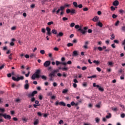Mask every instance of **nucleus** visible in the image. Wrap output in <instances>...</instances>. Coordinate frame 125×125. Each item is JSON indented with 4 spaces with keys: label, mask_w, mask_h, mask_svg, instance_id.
Segmentation results:
<instances>
[{
    "label": "nucleus",
    "mask_w": 125,
    "mask_h": 125,
    "mask_svg": "<svg viewBox=\"0 0 125 125\" xmlns=\"http://www.w3.org/2000/svg\"><path fill=\"white\" fill-rule=\"evenodd\" d=\"M70 105H71V106H75V102H72Z\"/></svg>",
    "instance_id": "nucleus-64"
},
{
    "label": "nucleus",
    "mask_w": 125,
    "mask_h": 125,
    "mask_svg": "<svg viewBox=\"0 0 125 125\" xmlns=\"http://www.w3.org/2000/svg\"><path fill=\"white\" fill-rule=\"evenodd\" d=\"M3 117L5 119H7L8 120H10L11 119V116L9 115H7L6 114H2V113H0V117Z\"/></svg>",
    "instance_id": "nucleus-5"
},
{
    "label": "nucleus",
    "mask_w": 125,
    "mask_h": 125,
    "mask_svg": "<svg viewBox=\"0 0 125 125\" xmlns=\"http://www.w3.org/2000/svg\"><path fill=\"white\" fill-rule=\"evenodd\" d=\"M40 74H41V70L38 69L37 70H36L35 73L32 75L31 77L32 80H33V81H35L36 79H40Z\"/></svg>",
    "instance_id": "nucleus-3"
},
{
    "label": "nucleus",
    "mask_w": 125,
    "mask_h": 125,
    "mask_svg": "<svg viewBox=\"0 0 125 125\" xmlns=\"http://www.w3.org/2000/svg\"><path fill=\"white\" fill-rule=\"evenodd\" d=\"M47 95L48 96H51V95H52V92H50L47 93Z\"/></svg>",
    "instance_id": "nucleus-50"
},
{
    "label": "nucleus",
    "mask_w": 125,
    "mask_h": 125,
    "mask_svg": "<svg viewBox=\"0 0 125 125\" xmlns=\"http://www.w3.org/2000/svg\"><path fill=\"white\" fill-rule=\"evenodd\" d=\"M46 30L47 32L46 35L50 36L51 35V29H50L49 27H46Z\"/></svg>",
    "instance_id": "nucleus-10"
},
{
    "label": "nucleus",
    "mask_w": 125,
    "mask_h": 125,
    "mask_svg": "<svg viewBox=\"0 0 125 125\" xmlns=\"http://www.w3.org/2000/svg\"><path fill=\"white\" fill-rule=\"evenodd\" d=\"M48 77L49 78V80L51 82H53V78L55 77V74L52 72L49 74Z\"/></svg>",
    "instance_id": "nucleus-6"
},
{
    "label": "nucleus",
    "mask_w": 125,
    "mask_h": 125,
    "mask_svg": "<svg viewBox=\"0 0 125 125\" xmlns=\"http://www.w3.org/2000/svg\"><path fill=\"white\" fill-rule=\"evenodd\" d=\"M95 121H96V123H97V124H98V123H99V122H100V119L98 118V117H96L95 119Z\"/></svg>",
    "instance_id": "nucleus-27"
},
{
    "label": "nucleus",
    "mask_w": 125,
    "mask_h": 125,
    "mask_svg": "<svg viewBox=\"0 0 125 125\" xmlns=\"http://www.w3.org/2000/svg\"><path fill=\"white\" fill-rule=\"evenodd\" d=\"M59 125H62V124H64V121L63 120H61L59 122Z\"/></svg>",
    "instance_id": "nucleus-51"
},
{
    "label": "nucleus",
    "mask_w": 125,
    "mask_h": 125,
    "mask_svg": "<svg viewBox=\"0 0 125 125\" xmlns=\"http://www.w3.org/2000/svg\"><path fill=\"white\" fill-rule=\"evenodd\" d=\"M0 111H1L2 113H4V112H5V109H4V108H1L0 107Z\"/></svg>",
    "instance_id": "nucleus-40"
},
{
    "label": "nucleus",
    "mask_w": 125,
    "mask_h": 125,
    "mask_svg": "<svg viewBox=\"0 0 125 125\" xmlns=\"http://www.w3.org/2000/svg\"><path fill=\"white\" fill-rule=\"evenodd\" d=\"M30 57H31V58H33V57H36V55H35V54H31L30 56Z\"/></svg>",
    "instance_id": "nucleus-42"
},
{
    "label": "nucleus",
    "mask_w": 125,
    "mask_h": 125,
    "mask_svg": "<svg viewBox=\"0 0 125 125\" xmlns=\"http://www.w3.org/2000/svg\"><path fill=\"white\" fill-rule=\"evenodd\" d=\"M11 30L12 31H15L16 30V26H13L11 27Z\"/></svg>",
    "instance_id": "nucleus-39"
},
{
    "label": "nucleus",
    "mask_w": 125,
    "mask_h": 125,
    "mask_svg": "<svg viewBox=\"0 0 125 125\" xmlns=\"http://www.w3.org/2000/svg\"><path fill=\"white\" fill-rule=\"evenodd\" d=\"M119 5V1L115 0L113 2V5H114V6H118Z\"/></svg>",
    "instance_id": "nucleus-13"
},
{
    "label": "nucleus",
    "mask_w": 125,
    "mask_h": 125,
    "mask_svg": "<svg viewBox=\"0 0 125 125\" xmlns=\"http://www.w3.org/2000/svg\"><path fill=\"white\" fill-rule=\"evenodd\" d=\"M39 98L40 100H42V95H40L39 96Z\"/></svg>",
    "instance_id": "nucleus-56"
},
{
    "label": "nucleus",
    "mask_w": 125,
    "mask_h": 125,
    "mask_svg": "<svg viewBox=\"0 0 125 125\" xmlns=\"http://www.w3.org/2000/svg\"><path fill=\"white\" fill-rule=\"evenodd\" d=\"M121 30L123 31V32H125V25L122 26Z\"/></svg>",
    "instance_id": "nucleus-47"
},
{
    "label": "nucleus",
    "mask_w": 125,
    "mask_h": 125,
    "mask_svg": "<svg viewBox=\"0 0 125 125\" xmlns=\"http://www.w3.org/2000/svg\"><path fill=\"white\" fill-rule=\"evenodd\" d=\"M75 26V23L74 22H72L70 25V27H73Z\"/></svg>",
    "instance_id": "nucleus-46"
},
{
    "label": "nucleus",
    "mask_w": 125,
    "mask_h": 125,
    "mask_svg": "<svg viewBox=\"0 0 125 125\" xmlns=\"http://www.w3.org/2000/svg\"><path fill=\"white\" fill-rule=\"evenodd\" d=\"M53 24H54V22H53V21H49L47 23V25L48 26H50V25H53Z\"/></svg>",
    "instance_id": "nucleus-30"
},
{
    "label": "nucleus",
    "mask_w": 125,
    "mask_h": 125,
    "mask_svg": "<svg viewBox=\"0 0 125 125\" xmlns=\"http://www.w3.org/2000/svg\"><path fill=\"white\" fill-rule=\"evenodd\" d=\"M63 36H64V33H63L62 32H59V34L57 33V38H58V37H63Z\"/></svg>",
    "instance_id": "nucleus-12"
},
{
    "label": "nucleus",
    "mask_w": 125,
    "mask_h": 125,
    "mask_svg": "<svg viewBox=\"0 0 125 125\" xmlns=\"http://www.w3.org/2000/svg\"><path fill=\"white\" fill-rule=\"evenodd\" d=\"M97 25L98 26H99V27H100L101 28H102V27H103V24H102V23H101V22H100V21H99V22L97 23Z\"/></svg>",
    "instance_id": "nucleus-18"
},
{
    "label": "nucleus",
    "mask_w": 125,
    "mask_h": 125,
    "mask_svg": "<svg viewBox=\"0 0 125 125\" xmlns=\"http://www.w3.org/2000/svg\"><path fill=\"white\" fill-rule=\"evenodd\" d=\"M86 69H87V67H86V66H83L82 68V70H83V71H84L86 70Z\"/></svg>",
    "instance_id": "nucleus-49"
},
{
    "label": "nucleus",
    "mask_w": 125,
    "mask_h": 125,
    "mask_svg": "<svg viewBox=\"0 0 125 125\" xmlns=\"http://www.w3.org/2000/svg\"><path fill=\"white\" fill-rule=\"evenodd\" d=\"M107 65L108 66H110L111 67H113V62H108Z\"/></svg>",
    "instance_id": "nucleus-21"
},
{
    "label": "nucleus",
    "mask_w": 125,
    "mask_h": 125,
    "mask_svg": "<svg viewBox=\"0 0 125 125\" xmlns=\"http://www.w3.org/2000/svg\"><path fill=\"white\" fill-rule=\"evenodd\" d=\"M78 55H79V54L78 53V51H74L72 56H78Z\"/></svg>",
    "instance_id": "nucleus-15"
},
{
    "label": "nucleus",
    "mask_w": 125,
    "mask_h": 125,
    "mask_svg": "<svg viewBox=\"0 0 125 125\" xmlns=\"http://www.w3.org/2000/svg\"><path fill=\"white\" fill-rule=\"evenodd\" d=\"M75 29H78V31L81 32V33L82 34V35H85L87 32V29H88V27L87 26L84 27L83 29L82 28L81 26H80L79 25H76L75 26Z\"/></svg>",
    "instance_id": "nucleus-1"
},
{
    "label": "nucleus",
    "mask_w": 125,
    "mask_h": 125,
    "mask_svg": "<svg viewBox=\"0 0 125 125\" xmlns=\"http://www.w3.org/2000/svg\"><path fill=\"white\" fill-rule=\"evenodd\" d=\"M119 24H120V21H117L115 24V26H119Z\"/></svg>",
    "instance_id": "nucleus-37"
},
{
    "label": "nucleus",
    "mask_w": 125,
    "mask_h": 125,
    "mask_svg": "<svg viewBox=\"0 0 125 125\" xmlns=\"http://www.w3.org/2000/svg\"><path fill=\"white\" fill-rule=\"evenodd\" d=\"M35 7H36V4H32L30 6L31 8H35Z\"/></svg>",
    "instance_id": "nucleus-43"
},
{
    "label": "nucleus",
    "mask_w": 125,
    "mask_h": 125,
    "mask_svg": "<svg viewBox=\"0 0 125 125\" xmlns=\"http://www.w3.org/2000/svg\"><path fill=\"white\" fill-rule=\"evenodd\" d=\"M41 78L42 80H44V81H46L47 78L46 77V76H44V75H42L41 76Z\"/></svg>",
    "instance_id": "nucleus-26"
},
{
    "label": "nucleus",
    "mask_w": 125,
    "mask_h": 125,
    "mask_svg": "<svg viewBox=\"0 0 125 125\" xmlns=\"http://www.w3.org/2000/svg\"><path fill=\"white\" fill-rule=\"evenodd\" d=\"M42 33H43V34H45V29H44V28H42Z\"/></svg>",
    "instance_id": "nucleus-60"
},
{
    "label": "nucleus",
    "mask_w": 125,
    "mask_h": 125,
    "mask_svg": "<svg viewBox=\"0 0 125 125\" xmlns=\"http://www.w3.org/2000/svg\"><path fill=\"white\" fill-rule=\"evenodd\" d=\"M62 64V62H60L58 61H56V65L57 66H59V65L61 64Z\"/></svg>",
    "instance_id": "nucleus-24"
},
{
    "label": "nucleus",
    "mask_w": 125,
    "mask_h": 125,
    "mask_svg": "<svg viewBox=\"0 0 125 125\" xmlns=\"http://www.w3.org/2000/svg\"><path fill=\"white\" fill-rule=\"evenodd\" d=\"M13 120L15 122H17V121H18V119L17 118H16V117L13 118Z\"/></svg>",
    "instance_id": "nucleus-55"
},
{
    "label": "nucleus",
    "mask_w": 125,
    "mask_h": 125,
    "mask_svg": "<svg viewBox=\"0 0 125 125\" xmlns=\"http://www.w3.org/2000/svg\"><path fill=\"white\" fill-rule=\"evenodd\" d=\"M97 49L99 51H102V50H103V48H102V47H98Z\"/></svg>",
    "instance_id": "nucleus-41"
},
{
    "label": "nucleus",
    "mask_w": 125,
    "mask_h": 125,
    "mask_svg": "<svg viewBox=\"0 0 125 125\" xmlns=\"http://www.w3.org/2000/svg\"><path fill=\"white\" fill-rule=\"evenodd\" d=\"M62 20L63 21H67V20H68V18L63 17L62 18Z\"/></svg>",
    "instance_id": "nucleus-57"
},
{
    "label": "nucleus",
    "mask_w": 125,
    "mask_h": 125,
    "mask_svg": "<svg viewBox=\"0 0 125 125\" xmlns=\"http://www.w3.org/2000/svg\"><path fill=\"white\" fill-rule=\"evenodd\" d=\"M40 53L41 54L43 55V54H44V53H45V52L44 51V50H40Z\"/></svg>",
    "instance_id": "nucleus-38"
},
{
    "label": "nucleus",
    "mask_w": 125,
    "mask_h": 125,
    "mask_svg": "<svg viewBox=\"0 0 125 125\" xmlns=\"http://www.w3.org/2000/svg\"><path fill=\"white\" fill-rule=\"evenodd\" d=\"M73 45H74V44L72 43H68L67 44V46H68V47H70V46H73Z\"/></svg>",
    "instance_id": "nucleus-32"
},
{
    "label": "nucleus",
    "mask_w": 125,
    "mask_h": 125,
    "mask_svg": "<svg viewBox=\"0 0 125 125\" xmlns=\"http://www.w3.org/2000/svg\"><path fill=\"white\" fill-rule=\"evenodd\" d=\"M98 19H99V18H98V17H95L93 19L92 21L94 22H97V21H98Z\"/></svg>",
    "instance_id": "nucleus-16"
},
{
    "label": "nucleus",
    "mask_w": 125,
    "mask_h": 125,
    "mask_svg": "<svg viewBox=\"0 0 125 125\" xmlns=\"http://www.w3.org/2000/svg\"><path fill=\"white\" fill-rule=\"evenodd\" d=\"M50 61H46L43 63L44 67H49L50 66Z\"/></svg>",
    "instance_id": "nucleus-8"
},
{
    "label": "nucleus",
    "mask_w": 125,
    "mask_h": 125,
    "mask_svg": "<svg viewBox=\"0 0 125 125\" xmlns=\"http://www.w3.org/2000/svg\"><path fill=\"white\" fill-rule=\"evenodd\" d=\"M69 6H70V4H64L63 7H64V8L65 7H69Z\"/></svg>",
    "instance_id": "nucleus-52"
},
{
    "label": "nucleus",
    "mask_w": 125,
    "mask_h": 125,
    "mask_svg": "<svg viewBox=\"0 0 125 125\" xmlns=\"http://www.w3.org/2000/svg\"><path fill=\"white\" fill-rule=\"evenodd\" d=\"M93 86L94 87H97L98 88H99V90H100V91H104V89H103V88L100 87V86H99V85H96V83H93Z\"/></svg>",
    "instance_id": "nucleus-7"
},
{
    "label": "nucleus",
    "mask_w": 125,
    "mask_h": 125,
    "mask_svg": "<svg viewBox=\"0 0 125 125\" xmlns=\"http://www.w3.org/2000/svg\"><path fill=\"white\" fill-rule=\"evenodd\" d=\"M93 63H95V64H99V62L98 61H96V60L93 61Z\"/></svg>",
    "instance_id": "nucleus-58"
},
{
    "label": "nucleus",
    "mask_w": 125,
    "mask_h": 125,
    "mask_svg": "<svg viewBox=\"0 0 125 125\" xmlns=\"http://www.w3.org/2000/svg\"><path fill=\"white\" fill-rule=\"evenodd\" d=\"M73 4L75 7H78V3H77V2H73Z\"/></svg>",
    "instance_id": "nucleus-34"
},
{
    "label": "nucleus",
    "mask_w": 125,
    "mask_h": 125,
    "mask_svg": "<svg viewBox=\"0 0 125 125\" xmlns=\"http://www.w3.org/2000/svg\"><path fill=\"white\" fill-rule=\"evenodd\" d=\"M52 34H54V35H57V30L55 29H52Z\"/></svg>",
    "instance_id": "nucleus-20"
},
{
    "label": "nucleus",
    "mask_w": 125,
    "mask_h": 125,
    "mask_svg": "<svg viewBox=\"0 0 125 125\" xmlns=\"http://www.w3.org/2000/svg\"><path fill=\"white\" fill-rule=\"evenodd\" d=\"M58 72H59V70L57 69V70H53L52 72L55 75V73H58Z\"/></svg>",
    "instance_id": "nucleus-36"
},
{
    "label": "nucleus",
    "mask_w": 125,
    "mask_h": 125,
    "mask_svg": "<svg viewBox=\"0 0 125 125\" xmlns=\"http://www.w3.org/2000/svg\"><path fill=\"white\" fill-rule=\"evenodd\" d=\"M97 78V76L96 75H94L91 76H88L87 77V79H95Z\"/></svg>",
    "instance_id": "nucleus-14"
},
{
    "label": "nucleus",
    "mask_w": 125,
    "mask_h": 125,
    "mask_svg": "<svg viewBox=\"0 0 125 125\" xmlns=\"http://www.w3.org/2000/svg\"><path fill=\"white\" fill-rule=\"evenodd\" d=\"M39 124V120L36 119L34 123V125H38Z\"/></svg>",
    "instance_id": "nucleus-23"
},
{
    "label": "nucleus",
    "mask_w": 125,
    "mask_h": 125,
    "mask_svg": "<svg viewBox=\"0 0 125 125\" xmlns=\"http://www.w3.org/2000/svg\"><path fill=\"white\" fill-rule=\"evenodd\" d=\"M77 7H79V8H83V4H80L79 5L77 6Z\"/></svg>",
    "instance_id": "nucleus-54"
},
{
    "label": "nucleus",
    "mask_w": 125,
    "mask_h": 125,
    "mask_svg": "<svg viewBox=\"0 0 125 125\" xmlns=\"http://www.w3.org/2000/svg\"><path fill=\"white\" fill-rule=\"evenodd\" d=\"M53 86H55V87L57 86V83H56V82L53 83Z\"/></svg>",
    "instance_id": "nucleus-61"
},
{
    "label": "nucleus",
    "mask_w": 125,
    "mask_h": 125,
    "mask_svg": "<svg viewBox=\"0 0 125 125\" xmlns=\"http://www.w3.org/2000/svg\"><path fill=\"white\" fill-rule=\"evenodd\" d=\"M96 69L98 72H101V68H100V67H97Z\"/></svg>",
    "instance_id": "nucleus-62"
},
{
    "label": "nucleus",
    "mask_w": 125,
    "mask_h": 125,
    "mask_svg": "<svg viewBox=\"0 0 125 125\" xmlns=\"http://www.w3.org/2000/svg\"><path fill=\"white\" fill-rule=\"evenodd\" d=\"M59 105H62V106H66V104L63 102H61L59 103Z\"/></svg>",
    "instance_id": "nucleus-22"
},
{
    "label": "nucleus",
    "mask_w": 125,
    "mask_h": 125,
    "mask_svg": "<svg viewBox=\"0 0 125 125\" xmlns=\"http://www.w3.org/2000/svg\"><path fill=\"white\" fill-rule=\"evenodd\" d=\"M15 102H16V103H20V102H21V99H20V98H18L15 100Z\"/></svg>",
    "instance_id": "nucleus-17"
},
{
    "label": "nucleus",
    "mask_w": 125,
    "mask_h": 125,
    "mask_svg": "<svg viewBox=\"0 0 125 125\" xmlns=\"http://www.w3.org/2000/svg\"><path fill=\"white\" fill-rule=\"evenodd\" d=\"M71 13V10H70L69 9H67L66 10V13H67L68 14H69V13Z\"/></svg>",
    "instance_id": "nucleus-53"
},
{
    "label": "nucleus",
    "mask_w": 125,
    "mask_h": 125,
    "mask_svg": "<svg viewBox=\"0 0 125 125\" xmlns=\"http://www.w3.org/2000/svg\"><path fill=\"white\" fill-rule=\"evenodd\" d=\"M62 71H68L69 70V68L64 66V67H62Z\"/></svg>",
    "instance_id": "nucleus-19"
},
{
    "label": "nucleus",
    "mask_w": 125,
    "mask_h": 125,
    "mask_svg": "<svg viewBox=\"0 0 125 125\" xmlns=\"http://www.w3.org/2000/svg\"><path fill=\"white\" fill-rule=\"evenodd\" d=\"M37 93H38L37 91H33L32 93L27 94V96H28V97H30V98H31L30 100L31 102H35V101H36V98L34 97V96H35Z\"/></svg>",
    "instance_id": "nucleus-2"
},
{
    "label": "nucleus",
    "mask_w": 125,
    "mask_h": 125,
    "mask_svg": "<svg viewBox=\"0 0 125 125\" xmlns=\"http://www.w3.org/2000/svg\"><path fill=\"white\" fill-rule=\"evenodd\" d=\"M12 55L13 54L11 53L8 56V58H9L10 60H12Z\"/></svg>",
    "instance_id": "nucleus-29"
},
{
    "label": "nucleus",
    "mask_w": 125,
    "mask_h": 125,
    "mask_svg": "<svg viewBox=\"0 0 125 125\" xmlns=\"http://www.w3.org/2000/svg\"><path fill=\"white\" fill-rule=\"evenodd\" d=\"M56 10H57V8H56V7L54 8V9L52 11V13H55V12H56Z\"/></svg>",
    "instance_id": "nucleus-35"
},
{
    "label": "nucleus",
    "mask_w": 125,
    "mask_h": 125,
    "mask_svg": "<svg viewBox=\"0 0 125 125\" xmlns=\"http://www.w3.org/2000/svg\"><path fill=\"white\" fill-rule=\"evenodd\" d=\"M64 9H65V8L64 7V6H62L60 7L59 9H58V10L56 12V14H58L59 13V12H60V11H63V10H64Z\"/></svg>",
    "instance_id": "nucleus-9"
},
{
    "label": "nucleus",
    "mask_w": 125,
    "mask_h": 125,
    "mask_svg": "<svg viewBox=\"0 0 125 125\" xmlns=\"http://www.w3.org/2000/svg\"><path fill=\"white\" fill-rule=\"evenodd\" d=\"M68 92V89H64L62 91V93H67Z\"/></svg>",
    "instance_id": "nucleus-48"
},
{
    "label": "nucleus",
    "mask_w": 125,
    "mask_h": 125,
    "mask_svg": "<svg viewBox=\"0 0 125 125\" xmlns=\"http://www.w3.org/2000/svg\"><path fill=\"white\" fill-rule=\"evenodd\" d=\"M40 104V102L38 100L35 101V104H33V107L34 108H37V106H41V104Z\"/></svg>",
    "instance_id": "nucleus-11"
},
{
    "label": "nucleus",
    "mask_w": 125,
    "mask_h": 125,
    "mask_svg": "<svg viewBox=\"0 0 125 125\" xmlns=\"http://www.w3.org/2000/svg\"><path fill=\"white\" fill-rule=\"evenodd\" d=\"M70 13H71V14H75V13H76V10L74 9L70 10Z\"/></svg>",
    "instance_id": "nucleus-25"
},
{
    "label": "nucleus",
    "mask_w": 125,
    "mask_h": 125,
    "mask_svg": "<svg viewBox=\"0 0 125 125\" xmlns=\"http://www.w3.org/2000/svg\"><path fill=\"white\" fill-rule=\"evenodd\" d=\"M12 80H13V81H14L15 82H19V81H20V80L21 81H23V80H24V76H21V77H18L17 78H15V77L13 76L12 77Z\"/></svg>",
    "instance_id": "nucleus-4"
},
{
    "label": "nucleus",
    "mask_w": 125,
    "mask_h": 125,
    "mask_svg": "<svg viewBox=\"0 0 125 125\" xmlns=\"http://www.w3.org/2000/svg\"><path fill=\"white\" fill-rule=\"evenodd\" d=\"M83 10L84 11H88V8H87V7H85V8H84L83 9Z\"/></svg>",
    "instance_id": "nucleus-59"
},
{
    "label": "nucleus",
    "mask_w": 125,
    "mask_h": 125,
    "mask_svg": "<svg viewBox=\"0 0 125 125\" xmlns=\"http://www.w3.org/2000/svg\"><path fill=\"white\" fill-rule=\"evenodd\" d=\"M112 11H114V10H116V8L114 7V6H112L111 7H110Z\"/></svg>",
    "instance_id": "nucleus-45"
},
{
    "label": "nucleus",
    "mask_w": 125,
    "mask_h": 125,
    "mask_svg": "<svg viewBox=\"0 0 125 125\" xmlns=\"http://www.w3.org/2000/svg\"><path fill=\"white\" fill-rule=\"evenodd\" d=\"M121 118H125V113H122V114H121Z\"/></svg>",
    "instance_id": "nucleus-63"
},
{
    "label": "nucleus",
    "mask_w": 125,
    "mask_h": 125,
    "mask_svg": "<svg viewBox=\"0 0 125 125\" xmlns=\"http://www.w3.org/2000/svg\"><path fill=\"white\" fill-rule=\"evenodd\" d=\"M111 117H112V115L111 114V113H108V115L106 116V118L110 119V118H111Z\"/></svg>",
    "instance_id": "nucleus-31"
},
{
    "label": "nucleus",
    "mask_w": 125,
    "mask_h": 125,
    "mask_svg": "<svg viewBox=\"0 0 125 125\" xmlns=\"http://www.w3.org/2000/svg\"><path fill=\"white\" fill-rule=\"evenodd\" d=\"M5 66V64L3 63V64H2L0 66V70H2V69H3V68H4Z\"/></svg>",
    "instance_id": "nucleus-33"
},
{
    "label": "nucleus",
    "mask_w": 125,
    "mask_h": 125,
    "mask_svg": "<svg viewBox=\"0 0 125 125\" xmlns=\"http://www.w3.org/2000/svg\"><path fill=\"white\" fill-rule=\"evenodd\" d=\"M117 17H118V15H116L115 14H113L112 15V18H113V19L117 18Z\"/></svg>",
    "instance_id": "nucleus-44"
},
{
    "label": "nucleus",
    "mask_w": 125,
    "mask_h": 125,
    "mask_svg": "<svg viewBox=\"0 0 125 125\" xmlns=\"http://www.w3.org/2000/svg\"><path fill=\"white\" fill-rule=\"evenodd\" d=\"M29 84H25L24 85V88L25 89H29Z\"/></svg>",
    "instance_id": "nucleus-28"
}]
</instances>
